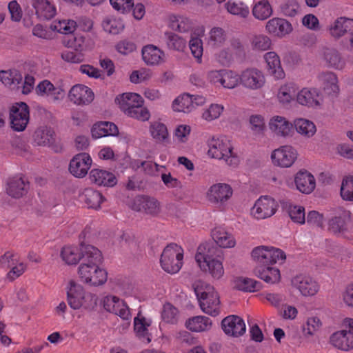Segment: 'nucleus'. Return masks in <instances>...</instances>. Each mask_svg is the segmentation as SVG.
<instances>
[{
  "mask_svg": "<svg viewBox=\"0 0 353 353\" xmlns=\"http://www.w3.org/2000/svg\"><path fill=\"white\" fill-rule=\"evenodd\" d=\"M102 261L101 251L97 248L88 245L82 249V262L79 267V275L81 280L92 286L103 285L108 279L105 270L100 268Z\"/></svg>",
  "mask_w": 353,
  "mask_h": 353,
  "instance_id": "nucleus-1",
  "label": "nucleus"
},
{
  "mask_svg": "<svg viewBox=\"0 0 353 353\" xmlns=\"http://www.w3.org/2000/svg\"><path fill=\"white\" fill-rule=\"evenodd\" d=\"M221 252L213 243H204L198 247L195 255L196 262L201 270L208 272L215 279H219L224 274Z\"/></svg>",
  "mask_w": 353,
  "mask_h": 353,
  "instance_id": "nucleus-2",
  "label": "nucleus"
},
{
  "mask_svg": "<svg viewBox=\"0 0 353 353\" xmlns=\"http://www.w3.org/2000/svg\"><path fill=\"white\" fill-rule=\"evenodd\" d=\"M192 287L202 311L212 316L219 315L220 301L214 287L202 281H195Z\"/></svg>",
  "mask_w": 353,
  "mask_h": 353,
  "instance_id": "nucleus-3",
  "label": "nucleus"
},
{
  "mask_svg": "<svg viewBox=\"0 0 353 353\" xmlns=\"http://www.w3.org/2000/svg\"><path fill=\"white\" fill-rule=\"evenodd\" d=\"M208 155L212 158L223 160L225 163L233 167L237 166L239 159L233 152L232 144L225 137H213L208 142Z\"/></svg>",
  "mask_w": 353,
  "mask_h": 353,
  "instance_id": "nucleus-4",
  "label": "nucleus"
},
{
  "mask_svg": "<svg viewBox=\"0 0 353 353\" xmlns=\"http://www.w3.org/2000/svg\"><path fill=\"white\" fill-rule=\"evenodd\" d=\"M183 250L176 243L168 245L163 250L160 259L163 270L170 274L177 273L183 265Z\"/></svg>",
  "mask_w": 353,
  "mask_h": 353,
  "instance_id": "nucleus-5",
  "label": "nucleus"
},
{
  "mask_svg": "<svg viewBox=\"0 0 353 353\" xmlns=\"http://www.w3.org/2000/svg\"><path fill=\"white\" fill-rule=\"evenodd\" d=\"M279 208L278 203L269 196H261L251 208V215L256 219H265L273 216Z\"/></svg>",
  "mask_w": 353,
  "mask_h": 353,
  "instance_id": "nucleus-6",
  "label": "nucleus"
},
{
  "mask_svg": "<svg viewBox=\"0 0 353 353\" xmlns=\"http://www.w3.org/2000/svg\"><path fill=\"white\" fill-rule=\"evenodd\" d=\"M10 118L11 127L14 131H23L30 119L28 105L24 102L15 103L10 109Z\"/></svg>",
  "mask_w": 353,
  "mask_h": 353,
  "instance_id": "nucleus-7",
  "label": "nucleus"
},
{
  "mask_svg": "<svg viewBox=\"0 0 353 353\" xmlns=\"http://www.w3.org/2000/svg\"><path fill=\"white\" fill-rule=\"evenodd\" d=\"M350 211L338 208L333 210L332 216L328 221V229L335 234H342L347 230V225L350 221Z\"/></svg>",
  "mask_w": 353,
  "mask_h": 353,
  "instance_id": "nucleus-8",
  "label": "nucleus"
},
{
  "mask_svg": "<svg viewBox=\"0 0 353 353\" xmlns=\"http://www.w3.org/2000/svg\"><path fill=\"white\" fill-rule=\"evenodd\" d=\"M240 83L243 87L255 90L261 88L264 85L265 78L261 70L256 68H250L241 72Z\"/></svg>",
  "mask_w": 353,
  "mask_h": 353,
  "instance_id": "nucleus-9",
  "label": "nucleus"
},
{
  "mask_svg": "<svg viewBox=\"0 0 353 353\" xmlns=\"http://www.w3.org/2000/svg\"><path fill=\"white\" fill-rule=\"evenodd\" d=\"M296 150L290 145H284L273 151L271 158L273 163L282 168H289L297 158Z\"/></svg>",
  "mask_w": 353,
  "mask_h": 353,
  "instance_id": "nucleus-10",
  "label": "nucleus"
},
{
  "mask_svg": "<svg viewBox=\"0 0 353 353\" xmlns=\"http://www.w3.org/2000/svg\"><path fill=\"white\" fill-rule=\"evenodd\" d=\"M233 190L227 183H219L210 187L207 192L208 200L214 204H223L232 196Z\"/></svg>",
  "mask_w": 353,
  "mask_h": 353,
  "instance_id": "nucleus-11",
  "label": "nucleus"
},
{
  "mask_svg": "<svg viewBox=\"0 0 353 353\" xmlns=\"http://www.w3.org/2000/svg\"><path fill=\"white\" fill-rule=\"evenodd\" d=\"M104 309L120 316L123 320H129L131 317L130 309L126 303L115 296H107L103 299Z\"/></svg>",
  "mask_w": 353,
  "mask_h": 353,
  "instance_id": "nucleus-12",
  "label": "nucleus"
},
{
  "mask_svg": "<svg viewBox=\"0 0 353 353\" xmlns=\"http://www.w3.org/2000/svg\"><path fill=\"white\" fill-rule=\"evenodd\" d=\"M292 285L297 289L303 296H313L319 290L318 283L312 277L305 274L296 275L292 279Z\"/></svg>",
  "mask_w": 353,
  "mask_h": 353,
  "instance_id": "nucleus-13",
  "label": "nucleus"
},
{
  "mask_svg": "<svg viewBox=\"0 0 353 353\" xmlns=\"http://www.w3.org/2000/svg\"><path fill=\"white\" fill-rule=\"evenodd\" d=\"M316 79L319 85L325 94L334 96L339 93L338 78L333 72L323 71L318 74Z\"/></svg>",
  "mask_w": 353,
  "mask_h": 353,
  "instance_id": "nucleus-14",
  "label": "nucleus"
},
{
  "mask_svg": "<svg viewBox=\"0 0 353 353\" xmlns=\"http://www.w3.org/2000/svg\"><path fill=\"white\" fill-rule=\"evenodd\" d=\"M221 325L226 334L234 337L242 336L246 330L243 319L236 315H230L223 319Z\"/></svg>",
  "mask_w": 353,
  "mask_h": 353,
  "instance_id": "nucleus-15",
  "label": "nucleus"
},
{
  "mask_svg": "<svg viewBox=\"0 0 353 353\" xmlns=\"http://www.w3.org/2000/svg\"><path fill=\"white\" fill-rule=\"evenodd\" d=\"M92 163L90 157L86 153H80L70 161L69 170L76 177H83L88 173Z\"/></svg>",
  "mask_w": 353,
  "mask_h": 353,
  "instance_id": "nucleus-16",
  "label": "nucleus"
},
{
  "mask_svg": "<svg viewBox=\"0 0 353 353\" xmlns=\"http://www.w3.org/2000/svg\"><path fill=\"white\" fill-rule=\"evenodd\" d=\"M68 97L74 104L87 105L93 101L94 93L90 88L77 84L70 90Z\"/></svg>",
  "mask_w": 353,
  "mask_h": 353,
  "instance_id": "nucleus-17",
  "label": "nucleus"
},
{
  "mask_svg": "<svg viewBox=\"0 0 353 353\" xmlns=\"http://www.w3.org/2000/svg\"><path fill=\"white\" fill-rule=\"evenodd\" d=\"M35 92L41 97H48L53 101H59L65 96V90L60 86H54L50 81L43 80L35 88Z\"/></svg>",
  "mask_w": 353,
  "mask_h": 353,
  "instance_id": "nucleus-18",
  "label": "nucleus"
},
{
  "mask_svg": "<svg viewBox=\"0 0 353 353\" xmlns=\"http://www.w3.org/2000/svg\"><path fill=\"white\" fill-rule=\"evenodd\" d=\"M85 291L83 288L74 281H70L67 288L68 305L74 310H78L83 305Z\"/></svg>",
  "mask_w": 353,
  "mask_h": 353,
  "instance_id": "nucleus-19",
  "label": "nucleus"
},
{
  "mask_svg": "<svg viewBox=\"0 0 353 353\" xmlns=\"http://www.w3.org/2000/svg\"><path fill=\"white\" fill-rule=\"evenodd\" d=\"M134 210L144 211L145 213L156 215L160 212V203L157 199L148 196H139L134 201Z\"/></svg>",
  "mask_w": 353,
  "mask_h": 353,
  "instance_id": "nucleus-20",
  "label": "nucleus"
},
{
  "mask_svg": "<svg viewBox=\"0 0 353 353\" xmlns=\"http://www.w3.org/2000/svg\"><path fill=\"white\" fill-rule=\"evenodd\" d=\"M330 343L336 348L343 351L353 349V332L341 330L334 332L330 336Z\"/></svg>",
  "mask_w": 353,
  "mask_h": 353,
  "instance_id": "nucleus-21",
  "label": "nucleus"
},
{
  "mask_svg": "<svg viewBox=\"0 0 353 353\" xmlns=\"http://www.w3.org/2000/svg\"><path fill=\"white\" fill-rule=\"evenodd\" d=\"M265 29L272 35L283 37L292 32V27L287 20L275 17L267 22Z\"/></svg>",
  "mask_w": 353,
  "mask_h": 353,
  "instance_id": "nucleus-22",
  "label": "nucleus"
},
{
  "mask_svg": "<svg viewBox=\"0 0 353 353\" xmlns=\"http://www.w3.org/2000/svg\"><path fill=\"white\" fill-rule=\"evenodd\" d=\"M296 101L302 105L318 106L321 101V92L316 88H304L297 93Z\"/></svg>",
  "mask_w": 353,
  "mask_h": 353,
  "instance_id": "nucleus-23",
  "label": "nucleus"
},
{
  "mask_svg": "<svg viewBox=\"0 0 353 353\" xmlns=\"http://www.w3.org/2000/svg\"><path fill=\"white\" fill-rule=\"evenodd\" d=\"M264 59L267 63V70L270 75L275 79H282L285 77V72L281 65L279 57L274 52H268L265 54Z\"/></svg>",
  "mask_w": 353,
  "mask_h": 353,
  "instance_id": "nucleus-24",
  "label": "nucleus"
},
{
  "mask_svg": "<svg viewBox=\"0 0 353 353\" xmlns=\"http://www.w3.org/2000/svg\"><path fill=\"white\" fill-rule=\"evenodd\" d=\"M294 182L297 190L304 194L311 193L316 185L314 177L307 171L299 172L296 174Z\"/></svg>",
  "mask_w": 353,
  "mask_h": 353,
  "instance_id": "nucleus-25",
  "label": "nucleus"
},
{
  "mask_svg": "<svg viewBox=\"0 0 353 353\" xmlns=\"http://www.w3.org/2000/svg\"><path fill=\"white\" fill-rule=\"evenodd\" d=\"M90 179L98 185L112 187L117 183L113 173L101 169L92 170L90 172Z\"/></svg>",
  "mask_w": 353,
  "mask_h": 353,
  "instance_id": "nucleus-26",
  "label": "nucleus"
},
{
  "mask_svg": "<svg viewBox=\"0 0 353 353\" xmlns=\"http://www.w3.org/2000/svg\"><path fill=\"white\" fill-rule=\"evenodd\" d=\"M115 103L126 114L130 108H134L136 105H143V101L142 97L137 93L126 92L117 96Z\"/></svg>",
  "mask_w": 353,
  "mask_h": 353,
  "instance_id": "nucleus-27",
  "label": "nucleus"
},
{
  "mask_svg": "<svg viewBox=\"0 0 353 353\" xmlns=\"http://www.w3.org/2000/svg\"><path fill=\"white\" fill-rule=\"evenodd\" d=\"M33 139L38 145L50 146L55 142L56 134L52 128L41 126L34 132Z\"/></svg>",
  "mask_w": 353,
  "mask_h": 353,
  "instance_id": "nucleus-28",
  "label": "nucleus"
},
{
  "mask_svg": "<svg viewBox=\"0 0 353 353\" xmlns=\"http://www.w3.org/2000/svg\"><path fill=\"white\" fill-rule=\"evenodd\" d=\"M32 6L36 10L37 15L41 19L49 20L56 15V8L48 0H32Z\"/></svg>",
  "mask_w": 353,
  "mask_h": 353,
  "instance_id": "nucleus-29",
  "label": "nucleus"
},
{
  "mask_svg": "<svg viewBox=\"0 0 353 353\" xmlns=\"http://www.w3.org/2000/svg\"><path fill=\"white\" fill-rule=\"evenodd\" d=\"M118 132L117 126L114 123L108 121L97 123L94 124L91 129L92 136L94 139L108 136H115Z\"/></svg>",
  "mask_w": 353,
  "mask_h": 353,
  "instance_id": "nucleus-30",
  "label": "nucleus"
},
{
  "mask_svg": "<svg viewBox=\"0 0 353 353\" xmlns=\"http://www.w3.org/2000/svg\"><path fill=\"white\" fill-rule=\"evenodd\" d=\"M164 53L157 47L148 45L142 49V57L149 65H159L163 61Z\"/></svg>",
  "mask_w": 353,
  "mask_h": 353,
  "instance_id": "nucleus-31",
  "label": "nucleus"
},
{
  "mask_svg": "<svg viewBox=\"0 0 353 353\" xmlns=\"http://www.w3.org/2000/svg\"><path fill=\"white\" fill-rule=\"evenodd\" d=\"M211 234L216 244L221 248H233L236 244L232 234L222 228H215L212 230Z\"/></svg>",
  "mask_w": 353,
  "mask_h": 353,
  "instance_id": "nucleus-32",
  "label": "nucleus"
},
{
  "mask_svg": "<svg viewBox=\"0 0 353 353\" xmlns=\"http://www.w3.org/2000/svg\"><path fill=\"white\" fill-rule=\"evenodd\" d=\"M88 245L81 244V248L75 246H64L61 252L62 260L68 265L77 264L82 261V249Z\"/></svg>",
  "mask_w": 353,
  "mask_h": 353,
  "instance_id": "nucleus-33",
  "label": "nucleus"
},
{
  "mask_svg": "<svg viewBox=\"0 0 353 353\" xmlns=\"http://www.w3.org/2000/svg\"><path fill=\"white\" fill-rule=\"evenodd\" d=\"M7 193L14 198H19L27 192L26 181L21 176H14L9 179L6 188Z\"/></svg>",
  "mask_w": 353,
  "mask_h": 353,
  "instance_id": "nucleus-34",
  "label": "nucleus"
},
{
  "mask_svg": "<svg viewBox=\"0 0 353 353\" xmlns=\"http://www.w3.org/2000/svg\"><path fill=\"white\" fill-rule=\"evenodd\" d=\"M323 59L328 67L336 70H341L345 62L341 53L334 48H325L323 52Z\"/></svg>",
  "mask_w": 353,
  "mask_h": 353,
  "instance_id": "nucleus-35",
  "label": "nucleus"
},
{
  "mask_svg": "<svg viewBox=\"0 0 353 353\" xmlns=\"http://www.w3.org/2000/svg\"><path fill=\"white\" fill-rule=\"evenodd\" d=\"M254 272L258 277L268 283L274 284L278 283L281 279L279 270L269 265L256 268Z\"/></svg>",
  "mask_w": 353,
  "mask_h": 353,
  "instance_id": "nucleus-36",
  "label": "nucleus"
},
{
  "mask_svg": "<svg viewBox=\"0 0 353 353\" xmlns=\"http://www.w3.org/2000/svg\"><path fill=\"white\" fill-rule=\"evenodd\" d=\"M269 125L272 131L282 137L289 135L292 128V125L285 118L280 116L272 117Z\"/></svg>",
  "mask_w": 353,
  "mask_h": 353,
  "instance_id": "nucleus-37",
  "label": "nucleus"
},
{
  "mask_svg": "<svg viewBox=\"0 0 353 353\" xmlns=\"http://www.w3.org/2000/svg\"><path fill=\"white\" fill-rule=\"evenodd\" d=\"M228 39L226 31L220 27L211 28L208 34V45L212 48H219L224 45Z\"/></svg>",
  "mask_w": 353,
  "mask_h": 353,
  "instance_id": "nucleus-38",
  "label": "nucleus"
},
{
  "mask_svg": "<svg viewBox=\"0 0 353 353\" xmlns=\"http://www.w3.org/2000/svg\"><path fill=\"white\" fill-rule=\"evenodd\" d=\"M185 326L192 332H205L210 329L212 321L207 316H196L189 319L185 323Z\"/></svg>",
  "mask_w": 353,
  "mask_h": 353,
  "instance_id": "nucleus-39",
  "label": "nucleus"
},
{
  "mask_svg": "<svg viewBox=\"0 0 353 353\" xmlns=\"http://www.w3.org/2000/svg\"><path fill=\"white\" fill-rule=\"evenodd\" d=\"M81 199L87 205L88 208L98 209L101 203L104 201L102 194L97 190L92 188H86L81 195Z\"/></svg>",
  "mask_w": 353,
  "mask_h": 353,
  "instance_id": "nucleus-40",
  "label": "nucleus"
},
{
  "mask_svg": "<svg viewBox=\"0 0 353 353\" xmlns=\"http://www.w3.org/2000/svg\"><path fill=\"white\" fill-rule=\"evenodd\" d=\"M225 8L230 14L241 18H246L250 14L249 7L240 1L229 0L225 3Z\"/></svg>",
  "mask_w": 353,
  "mask_h": 353,
  "instance_id": "nucleus-41",
  "label": "nucleus"
},
{
  "mask_svg": "<svg viewBox=\"0 0 353 353\" xmlns=\"http://www.w3.org/2000/svg\"><path fill=\"white\" fill-rule=\"evenodd\" d=\"M150 324L151 321L149 319L148 320L144 317H136L134 319V329L137 335L141 340H143V341H145L147 343L151 341V339L148 330V327L150 325Z\"/></svg>",
  "mask_w": 353,
  "mask_h": 353,
  "instance_id": "nucleus-42",
  "label": "nucleus"
},
{
  "mask_svg": "<svg viewBox=\"0 0 353 353\" xmlns=\"http://www.w3.org/2000/svg\"><path fill=\"white\" fill-rule=\"evenodd\" d=\"M294 125L296 132L307 138L314 136L316 131L314 123L305 119L299 118L294 120Z\"/></svg>",
  "mask_w": 353,
  "mask_h": 353,
  "instance_id": "nucleus-43",
  "label": "nucleus"
},
{
  "mask_svg": "<svg viewBox=\"0 0 353 353\" xmlns=\"http://www.w3.org/2000/svg\"><path fill=\"white\" fill-rule=\"evenodd\" d=\"M150 132L157 143H166L169 140L167 127L161 122L152 123L150 126Z\"/></svg>",
  "mask_w": 353,
  "mask_h": 353,
  "instance_id": "nucleus-44",
  "label": "nucleus"
},
{
  "mask_svg": "<svg viewBox=\"0 0 353 353\" xmlns=\"http://www.w3.org/2000/svg\"><path fill=\"white\" fill-rule=\"evenodd\" d=\"M272 8L268 0L257 2L252 8L253 16L259 20H265L272 14Z\"/></svg>",
  "mask_w": 353,
  "mask_h": 353,
  "instance_id": "nucleus-45",
  "label": "nucleus"
},
{
  "mask_svg": "<svg viewBox=\"0 0 353 353\" xmlns=\"http://www.w3.org/2000/svg\"><path fill=\"white\" fill-rule=\"evenodd\" d=\"M172 108L174 111L182 112H190L193 110L191 94H183L174 99L172 103Z\"/></svg>",
  "mask_w": 353,
  "mask_h": 353,
  "instance_id": "nucleus-46",
  "label": "nucleus"
},
{
  "mask_svg": "<svg viewBox=\"0 0 353 353\" xmlns=\"http://www.w3.org/2000/svg\"><path fill=\"white\" fill-rule=\"evenodd\" d=\"M165 37L166 45L170 50L181 52L186 47V40L175 33L165 32Z\"/></svg>",
  "mask_w": 353,
  "mask_h": 353,
  "instance_id": "nucleus-47",
  "label": "nucleus"
},
{
  "mask_svg": "<svg viewBox=\"0 0 353 353\" xmlns=\"http://www.w3.org/2000/svg\"><path fill=\"white\" fill-rule=\"evenodd\" d=\"M348 19L347 17H339L330 26V34L335 38H340L348 33Z\"/></svg>",
  "mask_w": 353,
  "mask_h": 353,
  "instance_id": "nucleus-48",
  "label": "nucleus"
},
{
  "mask_svg": "<svg viewBox=\"0 0 353 353\" xmlns=\"http://www.w3.org/2000/svg\"><path fill=\"white\" fill-rule=\"evenodd\" d=\"M104 31L112 34L120 33L124 28V24L120 19L106 17L102 22Z\"/></svg>",
  "mask_w": 353,
  "mask_h": 353,
  "instance_id": "nucleus-49",
  "label": "nucleus"
},
{
  "mask_svg": "<svg viewBox=\"0 0 353 353\" xmlns=\"http://www.w3.org/2000/svg\"><path fill=\"white\" fill-rule=\"evenodd\" d=\"M170 27L180 32H188L192 28L190 20L182 16H172L170 17Z\"/></svg>",
  "mask_w": 353,
  "mask_h": 353,
  "instance_id": "nucleus-50",
  "label": "nucleus"
},
{
  "mask_svg": "<svg viewBox=\"0 0 353 353\" xmlns=\"http://www.w3.org/2000/svg\"><path fill=\"white\" fill-rule=\"evenodd\" d=\"M224 109L222 104L212 103L203 110L201 118L208 122L212 121L220 117Z\"/></svg>",
  "mask_w": 353,
  "mask_h": 353,
  "instance_id": "nucleus-51",
  "label": "nucleus"
},
{
  "mask_svg": "<svg viewBox=\"0 0 353 353\" xmlns=\"http://www.w3.org/2000/svg\"><path fill=\"white\" fill-rule=\"evenodd\" d=\"M267 266L273 263H282L286 259L285 254L281 249L267 246L265 252Z\"/></svg>",
  "mask_w": 353,
  "mask_h": 353,
  "instance_id": "nucleus-52",
  "label": "nucleus"
},
{
  "mask_svg": "<svg viewBox=\"0 0 353 353\" xmlns=\"http://www.w3.org/2000/svg\"><path fill=\"white\" fill-rule=\"evenodd\" d=\"M261 283L249 278H239L235 281V288L241 291L259 290Z\"/></svg>",
  "mask_w": 353,
  "mask_h": 353,
  "instance_id": "nucleus-53",
  "label": "nucleus"
},
{
  "mask_svg": "<svg viewBox=\"0 0 353 353\" xmlns=\"http://www.w3.org/2000/svg\"><path fill=\"white\" fill-rule=\"evenodd\" d=\"M221 85L225 88H234L240 82V76L232 70H223Z\"/></svg>",
  "mask_w": 353,
  "mask_h": 353,
  "instance_id": "nucleus-54",
  "label": "nucleus"
},
{
  "mask_svg": "<svg viewBox=\"0 0 353 353\" xmlns=\"http://www.w3.org/2000/svg\"><path fill=\"white\" fill-rule=\"evenodd\" d=\"M270 39L264 34L255 35L251 41L252 48L255 50L265 51L270 48Z\"/></svg>",
  "mask_w": 353,
  "mask_h": 353,
  "instance_id": "nucleus-55",
  "label": "nucleus"
},
{
  "mask_svg": "<svg viewBox=\"0 0 353 353\" xmlns=\"http://www.w3.org/2000/svg\"><path fill=\"white\" fill-rule=\"evenodd\" d=\"M341 196L343 200L353 201V176H347L343 179Z\"/></svg>",
  "mask_w": 353,
  "mask_h": 353,
  "instance_id": "nucleus-56",
  "label": "nucleus"
},
{
  "mask_svg": "<svg viewBox=\"0 0 353 353\" xmlns=\"http://www.w3.org/2000/svg\"><path fill=\"white\" fill-rule=\"evenodd\" d=\"M295 96V88L292 84L281 86L278 92L279 101L285 104L290 103Z\"/></svg>",
  "mask_w": 353,
  "mask_h": 353,
  "instance_id": "nucleus-57",
  "label": "nucleus"
},
{
  "mask_svg": "<svg viewBox=\"0 0 353 353\" xmlns=\"http://www.w3.org/2000/svg\"><path fill=\"white\" fill-rule=\"evenodd\" d=\"M189 47L196 62L201 63L203 51L202 40L199 37H192L189 42Z\"/></svg>",
  "mask_w": 353,
  "mask_h": 353,
  "instance_id": "nucleus-58",
  "label": "nucleus"
},
{
  "mask_svg": "<svg viewBox=\"0 0 353 353\" xmlns=\"http://www.w3.org/2000/svg\"><path fill=\"white\" fill-rule=\"evenodd\" d=\"M177 309L168 303L163 305L161 317L165 323L174 324L177 321Z\"/></svg>",
  "mask_w": 353,
  "mask_h": 353,
  "instance_id": "nucleus-59",
  "label": "nucleus"
},
{
  "mask_svg": "<svg viewBox=\"0 0 353 353\" xmlns=\"http://www.w3.org/2000/svg\"><path fill=\"white\" fill-rule=\"evenodd\" d=\"M290 219L299 224H303L305 222V209L302 206L290 205L288 210Z\"/></svg>",
  "mask_w": 353,
  "mask_h": 353,
  "instance_id": "nucleus-60",
  "label": "nucleus"
},
{
  "mask_svg": "<svg viewBox=\"0 0 353 353\" xmlns=\"http://www.w3.org/2000/svg\"><path fill=\"white\" fill-rule=\"evenodd\" d=\"M126 114L142 121H148L150 117L148 109L143 107L142 105H136L134 108H130Z\"/></svg>",
  "mask_w": 353,
  "mask_h": 353,
  "instance_id": "nucleus-61",
  "label": "nucleus"
},
{
  "mask_svg": "<svg viewBox=\"0 0 353 353\" xmlns=\"http://www.w3.org/2000/svg\"><path fill=\"white\" fill-rule=\"evenodd\" d=\"M77 27V23L73 20L59 21L54 25V30L64 34H71L74 32Z\"/></svg>",
  "mask_w": 353,
  "mask_h": 353,
  "instance_id": "nucleus-62",
  "label": "nucleus"
},
{
  "mask_svg": "<svg viewBox=\"0 0 353 353\" xmlns=\"http://www.w3.org/2000/svg\"><path fill=\"white\" fill-rule=\"evenodd\" d=\"M250 123L252 130L255 134L263 132L265 127L264 119L261 115H252L250 117Z\"/></svg>",
  "mask_w": 353,
  "mask_h": 353,
  "instance_id": "nucleus-63",
  "label": "nucleus"
},
{
  "mask_svg": "<svg viewBox=\"0 0 353 353\" xmlns=\"http://www.w3.org/2000/svg\"><path fill=\"white\" fill-rule=\"evenodd\" d=\"M115 48L118 52L126 55L136 50V45L134 42L125 39L117 43Z\"/></svg>",
  "mask_w": 353,
  "mask_h": 353,
  "instance_id": "nucleus-64",
  "label": "nucleus"
}]
</instances>
